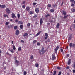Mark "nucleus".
<instances>
[{"label":"nucleus","mask_w":75,"mask_h":75,"mask_svg":"<svg viewBox=\"0 0 75 75\" xmlns=\"http://www.w3.org/2000/svg\"><path fill=\"white\" fill-rule=\"evenodd\" d=\"M38 53L40 54V55H44V53H45V52L47 51V50H44V47H42V49L41 50L39 49H38Z\"/></svg>","instance_id":"nucleus-1"},{"label":"nucleus","mask_w":75,"mask_h":75,"mask_svg":"<svg viewBox=\"0 0 75 75\" xmlns=\"http://www.w3.org/2000/svg\"><path fill=\"white\" fill-rule=\"evenodd\" d=\"M69 46L70 48H74L75 47V44H73L72 43H71L69 44Z\"/></svg>","instance_id":"nucleus-2"},{"label":"nucleus","mask_w":75,"mask_h":75,"mask_svg":"<svg viewBox=\"0 0 75 75\" xmlns=\"http://www.w3.org/2000/svg\"><path fill=\"white\" fill-rule=\"evenodd\" d=\"M45 37H44V38L45 40L47 39L48 38V33H45Z\"/></svg>","instance_id":"nucleus-3"},{"label":"nucleus","mask_w":75,"mask_h":75,"mask_svg":"<svg viewBox=\"0 0 75 75\" xmlns=\"http://www.w3.org/2000/svg\"><path fill=\"white\" fill-rule=\"evenodd\" d=\"M6 12L8 14H10L11 11L10 10V9L8 8H7L6 9Z\"/></svg>","instance_id":"nucleus-4"},{"label":"nucleus","mask_w":75,"mask_h":75,"mask_svg":"<svg viewBox=\"0 0 75 75\" xmlns=\"http://www.w3.org/2000/svg\"><path fill=\"white\" fill-rule=\"evenodd\" d=\"M52 60H54L56 59V57L55 56V54H53L52 55Z\"/></svg>","instance_id":"nucleus-5"},{"label":"nucleus","mask_w":75,"mask_h":75,"mask_svg":"<svg viewBox=\"0 0 75 75\" xmlns=\"http://www.w3.org/2000/svg\"><path fill=\"white\" fill-rule=\"evenodd\" d=\"M19 33H20V31L18 29L17 30H16V33H15V34L16 35H17L19 34Z\"/></svg>","instance_id":"nucleus-6"},{"label":"nucleus","mask_w":75,"mask_h":75,"mask_svg":"<svg viewBox=\"0 0 75 75\" xmlns=\"http://www.w3.org/2000/svg\"><path fill=\"white\" fill-rule=\"evenodd\" d=\"M6 7V6L4 5L0 4V7H1V8H5Z\"/></svg>","instance_id":"nucleus-7"},{"label":"nucleus","mask_w":75,"mask_h":75,"mask_svg":"<svg viewBox=\"0 0 75 75\" xmlns=\"http://www.w3.org/2000/svg\"><path fill=\"white\" fill-rule=\"evenodd\" d=\"M72 34H70L68 38V40H71V38H72Z\"/></svg>","instance_id":"nucleus-8"},{"label":"nucleus","mask_w":75,"mask_h":75,"mask_svg":"<svg viewBox=\"0 0 75 75\" xmlns=\"http://www.w3.org/2000/svg\"><path fill=\"white\" fill-rule=\"evenodd\" d=\"M71 59H69L68 62V63H67V64L68 65H70L71 64Z\"/></svg>","instance_id":"nucleus-9"},{"label":"nucleus","mask_w":75,"mask_h":75,"mask_svg":"<svg viewBox=\"0 0 75 75\" xmlns=\"http://www.w3.org/2000/svg\"><path fill=\"white\" fill-rule=\"evenodd\" d=\"M35 11L37 13H38L39 11V8H36V9H35Z\"/></svg>","instance_id":"nucleus-10"},{"label":"nucleus","mask_w":75,"mask_h":75,"mask_svg":"<svg viewBox=\"0 0 75 75\" xmlns=\"http://www.w3.org/2000/svg\"><path fill=\"white\" fill-rule=\"evenodd\" d=\"M30 7H29V6H27L26 8V10L28 12H29V11H30Z\"/></svg>","instance_id":"nucleus-11"},{"label":"nucleus","mask_w":75,"mask_h":75,"mask_svg":"<svg viewBox=\"0 0 75 75\" xmlns=\"http://www.w3.org/2000/svg\"><path fill=\"white\" fill-rule=\"evenodd\" d=\"M40 25H42V23H43V21L42 20V19H40Z\"/></svg>","instance_id":"nucleus-12"},{"label":"nucleus","mask_w":75,"mask_h":75,"mask_svg":"<svg viewBox=\"0 0 75 75\" xmlns=\"http://www.w3.org/2000/svg\"><path fill=\"white\" fill-rule=\"evenodd\" d=\"M18 24H23V23L21 21H19L18 22Z\"/></svg>","instance_id":"nucleus-13"},{"label":"nucleus","mask_w":75,"mask_h":75,"mask_svg":"<svg viewBox=\"0 0 75 75\" xmlns=\"http://www.w3.org/2000/svg\"><path fill=\"white\" fill-rule=\"evenodd\" d=\"M60 50H61V52H62V54H63V55H64V52H63L64 51V50H63V49H60Z\"/></svg>","instance_id":"nucleus-14"},{"label":"nucleus","mask_w":75,"mask_h":75,"mask_svg":"<svg viewBox=\"0 0 75 75\" xmlns=\"http://www.w3.org/2000/svg\"><path fill=\"white\" fill-rule=\"evenodd\" d=\"M41 31H40L39 32L37 33L36 35V36H38L40 34V33H41Z\"/></svg>","instance_id":"nucleus-15"},{"label":"nucleus","mask_w":75,"mask_h":75,"mask_svg":"<svg viewBox=\"0 0 75 75\" xmlns=\"http://www.w3.org/2000/svg\"><path fill=\"white\" fill-rule=\"evenodd\" d=\"M58 49H59V46H57L56 47L55 49V50L56 51H58Z\"/></svg>","instance_id":"nucleus-16"},{"label":"nucleus","mask_w":75,"mask_h":75,"mask_svg":"<svg viewBox=\"0 0 75 75\" xmlns=\"http://www.w3.org/2000/svg\"><path fill=\"white\" fill-rule=\"evenodd\" d=\"M27 35H28V33H25L23 35L24 37H26V36H27Z\"/></svg>","instance_id":"nucleus-17"},{"label":"nucleus","mask_w":75,"mask_h":75,"mask_svg":"<svg viewBox=\"0 0 75 75\" xmlns=\"http://www.w3.org/2000/svg\"><path fill=\"white\" fill-rule=\"evenodd\" d=\"M59 23H58L56 25L57 28H59Z\"/></svg>","instance_id":"nucleus-18"},{"label":"nucleus","mask_w":75,"mask_h":75,"mask_svg":"<svg viewBox=\"0 0 75 75\" xmlns=\"http://www.w3.org/2000/svg\"><path fill=\"white\" fill-rule=\"evenodd\" d=\"M12 16V18H14V17H15V14H14V13H12L11 14Z\"/></svg>","instance_id":"nucleus-19"},{"label":"nucleus","mask_w":75,"mask_h":75,"mask_svg":"<svg viewBox=\"0 0 75 75\" xmlns=\"http://www.w3.org/2000/svg\"><path fill=\"white\" fill-rule=\"evenodd\" d=\"M23 28V25H21L20 26V29H21V30H22Z\"/></svg>","instance_id":"nucleus-20"},{"label":"nucleus","mask_w":75,"mask_h":75,"mask_svg":"<svg viewBox=\"0 0 75 75\" xmlns=\"http://www.w3.org/2000/svg\"><path fill=\"white\" fill-rule=\"evenodd\" d=\"M62 13L64 16H66V12L65 11H63Z\"/></svg>","instance_id":"nucleus-21"},{"label":"nucleus","mask_w":75,"mask_h":75,"mask_svg":"<svg viewBox=\"0 0 75 75\" xmlns=\"http://www.w3.org/2000/svg\"><path fill=\"white\" fill-rule=\"evenodd\" d=\"M31 26V23H29L27 24V27H30Z\"/></svg>","instance_id":"nucleus-22"},{"label":"nucleus","mask_w":75,"mask_h":75,"mask_svg":"<svg viewBox=\"0 0 75 75\" xmlns=\"http://www.w3.org/2000/svg\"><path fill=\"white\" fill-rule=\"evenodd\" d=\"M34 12L33 11H30L29 12V14H34Z\"/></svg>","instance_id":"nucleus-23"},{"label":"nucleus","mask_w":75,"mask_h":75,"mask_svg":"<svg viewBox=\"0 0 75 75\" xmlns=\"http://www.w3.org/2000/svg\"><path fill=\"white\" fill-rule=\"evenodd\" d=\"M49 16H50V15L49 14H48L47 15H45V17L47 18V17H48Z\"/></svg>","instance_id":"nucleus-24"},{"label":"nucleus","mask_w":75,"mask_h":75,"mask_svg":"<svg viewBox=\"0 0 75 75\" xmlns=\"http://www.w3.org/2000/svg\"><path fill=\"white\" fill-rule=\"evenodd\" d=\"M12 47L13 50H16V47H15V46L14 45H13Z\"/></svg>","instance_id":"nucleus-25"},{"label":"nucleus","mask_w":75,"mask_h":75,"mask_svg":"<svg viewBox=\"0 0 75 75\" xmlns=\"http://www.w3.org/2000/svg\"><path fill=\"white\" fill-rule=\"evenodd\" d=\"M54 73L53 74V75H56V73H57V72L56 71H53Z\"/></svg>","instance_id":"nucleus-26"},{"label":"nucleus","mask_w":75,"mask_h":75,"mask_svg":"<svg viewBox=\"0 0 75 75\" xmlns=\"http://www.w3.org/2000/svg\"><path fill=\"white\" fill-rule=\"evenodd\" d=\"M57 68L58 69H59V70L61 69V67L59 66Z\"/></svg>","instance_id":"nucleus-27"},{"label":"nucleus","mask_w":75,"mask_h":75,"mask_svg":"<svg viewBox=\"0 0 75 75\" xmlns=\"http://www.w3.org/2000/svg\"><path fill=\"white\" fill-rule=\"evenodd\" d=\"M22 8H25V5H23L22 6Z\"/></svg>","instance_id":"nucleus-28"},{"label":"nucleus","mask_w":75,"mask_h":75,"mask_svg":"<svg viewBox=\"0 0 75 75\" xmlns=\"http://www.w3.org/2000/svg\"><path fill=\"white\" fill-rule=\"evenodd\" d=\"M25 1H24L22 2L21 4H25L26 3Z\"/></svg>","instance_id":"nucleus-29"},{"label":"nucleus","mask_w":75,"mask_h":75,"mask_svg":"<svg viewBox=\"0 0 75 75\" xmlns=\"http://www.w3.org/2000/svg\"><path fill=\"white\" fill-rule=\"evenodd\" d=\"M23 74H24V75H27V72L25 71L23 72Z\"/></svg>","instance_id":"nucleus-30"},{"label":"nucleus","mask_w":75,"mask_h":75,"mask_svg":"<svg viewBox=\"0 0 75 75\" xmlns=\"http://www.w3.org/2000/svg\"><path fill=\"white\" fill-rule=\"evenodd\" d=\"M50 11L51 13H53V12H54V10L53 9H52L50 10Z\"/></svg>","instance_id":"nucleus-31"},{"label":"nucleus","mask_w":75,"mask_h":75,"mask_svg":"<svg viewBox=\"0 0 75 75\" xmlns=\"http://www.w3.org/2000/svg\"><path fill=\"white\" fill-rule=\"evenodd\" d=\"M35 65L36 67H38L39 66V64L38 63H36L35 64Z\"/></svg>","instance_id":"nucleus-32"},{"label":"nucleus","mask_w":75,"mask_h":75,"mask_svg":"<svg viewBox=\"0 0 75 75\" xmlns=\"http://www.w3.org/2000/svg\"><path fill=\"white\" fill-rule=\"evenodd\" d=\"M9 22H6L5 23V24L6 25H8V24H9Z\"/></svg>","instance_id":"nucleus-33"},{"label":"nucleus","mask_w":75,"mask_h":75,"mask_svg":"<svg viewBox=\"0 0 75 75\" xmlns=\"http://www.w3.org/2000/svg\"><path fill=\"white\" fill-rule=\"evenodd\" d=\"M10 51L11 52H12V53H14V52L13 51V49L11 50Z\"/></svg>","instance_id":"nucleus-34"},{"label":"nucleus","mask_w":75,"mask_h":75,"mask_svg":"<svg viewBox=\"0 0 75 75\" xmlns=\"http://www.w3.org/2000/svg\"><path fill=\"white\" fill-rule=\"evenodd\" d=\"M37 40H34L33 41V44H35V43H36L37 42Z\"/></svg>","instance_id":"nucleus-35"},{"label":"nucleus","mask_w":75,"mask_h":75,"mask_svg":"<svg viewBox=\"0 0 75 75\" xmlns=\"http://www.w3.org/2000/svg\"><path fill=\"white\" fill-rule=\"evenodd\" d=\"M33 6H35L37 4V3L35 2H33Z\"/></svg>","instance_id":"nucleus-36"},{"label":"nucleus","mask_w":75,"mask_h":75,"mask_svg":"<svg viewBox=\"0 0 75 75\" xmlns=\"http://www.w3.org/2000/svg\"><path fill=\"white\" fill-rule=\"evenodd\" d=\"M8 28H11L12 26L11 25H8Z\"/></svg>","instance_id":"nucleus-37"},{"label":"nucleus","mask_w":75,"mask_h":75,"mask_svg":"<svg viewBox=\"0 0 75 75\" xmlns=\"http://www.w3.org/2000/svg\"><path fill=\"white\" fill-rule=\"evenodd\" d=\"M4 17H8V16L7 15L5 14L4 15Z\"/></svg>","instance_id":"nucleus-38"},{"label":"nucleus","mask_w":75,"mask_h":75,"mask_svg":"<svg viewBox=\"0 0 75 75\" xmlns=\"http://www.w3.org/2000/svg\"><path fill=\"white\" fill-rule=\"evenodd\" d=\"M21 47H19V48H18V51H21Z\"/></svg>","instance_id":"nucleus-39"},{"label":"nucleus","mask_w":75,"mask_h":75,"mask_svg":"<svg viewBox=\"0 0 75 75\" xmlns=\"http://www.w3.org/2000/svg\"><path fill=\"white\" fill-rule=\"evenodd\" d=\"M33 57H34V56H33V55L31 56L30 57V59H32L33 58Z\"/></svg>","instance_id":"nucleus-40"},{"label":"nucleus","mask_w":75,"mask_h":75,"mask_svg":"<svg viewBox=\"0 0 75 75\" xmlns=\"http://www.w3.org/2000/svg\"><path fill=\"white\" fill-rule=\"evenodd\" d=\"M69 68H70L69 66H67V67H66V68L67 69H69Z\"/></svg>","instance_id":"nucleus-41"},{"label":"nucleus","mask_w":75,"mask_h":75,"mask_svg":"<svg viewBox=\"0 0 75 75\" xmlns=\"http://www.w3.org/2000/svg\"><path fill=\"white\" fill-rule=\"evenodd\" d=\"M53 7L55 8L56 7H57V4H55V5H53Z\"/></svg>","instance_id":"nucleus-42"},{"label":"nucleus","mask_w":75,"mask_h":75,"mask_svg":"<svg viewBox=\"0 0 75 75\" xmlns=\"http://www.w3.org/2000/svg\"><path fill=\"white\" fill-rule=\"evenodd\" d=\"M15 62L16 63H17V64H18V63H19V61L16 60L15 61Z\"/></svg>","instance_id":"nucleus-43"},{"label":"nucleus","mask_w":75,"mask_h":75,"mask_svg":"<svg viewBox=\"0 0 75 75\" xmlns=\"http://www.w3.org/2000/svg\"><path fill=\"white\" fill-rule=\"evenodd\" d=\"M37 45L40 46V45H41V44H40V42H38L37 43Z\"/></svg>","instance_id":"nucleus-44"},{"label":"nucleus","mask_w":75,"mask_h":75,"mask_svg":"<svg viewBox=\"0 0 75 75\" xmlns=\"http://www.w3.org/2000/svg\"><path fill=\"white\" fill-rule=\"evenodd\" d=\"M71 6H72V7H74L75 6V4H71Z\"/></svg>","instance_id":"nucleus-45"},{"label":"nucleus","mask_w":75,"mask_h":75,"mask_svg":"<svg viewBox=\"0 0 75 75\" xmlns=\"http://www.w3.org/2000/svg\"><path fill=\"white\" fill-rule=\"evenodd\" d=\"M14 28L15 30H16V29H17V26H14Z\"/></svg>","instance_id":"nucleus-46"},{"label":"nucleus","mask_w":75,"mask_h":75,"mask_svg":"<svg viewBox=\"0 0 75 75\" xmlns=\"http://www.w3.org/2000/svg\"><path fill=\"white\" fill-rule=\"evenodd\" d=\"M40 74L41 75H43V74H44V72L41 71L40 72Z\"/></svg>","instance_id":"nucleus-47"},{"label":"nucleus","mask_w":75,"mask_h":75,"mask_svg":"<svg viewBox=\"0 0 75 75\" xmlns=\"http://www.w3.org/2000/svg\"><path fill=\"white\" fill-rule=\"evenodd\" d=\"M17 16H18V18H20V14H19V13L18 14Z\"/></svg>","instance_id":"nucleus-48"},{"label":"nucleus","mask_w":75,"mask_h":75,"mask_svg":"<svg viewBox=\"0 0 75 75\" xmlns=\"http://www.w3.org/2000/svg\"><path fill=\"white\" fill-rule=\"evenodd\" d=\"M61 71H59V73H58V75H61Z\"/></svg>","instance_id":"nucleus-49"},{"label":"nucleus","mask_w":75,"mask_h":75,"mask_svg":"<svg viewBox=\"0 0 75 75\" xmlns=\"http://www.w3.org/2000/svg\"><path fill=\"white\" fill-rule=\"evenodd\" d=\"M70 2H71V3H73L74 1V0H70Z\"/></svg>","instance_id":"nucleus-50"},{"label":"nucleus","mask_w":75,"mask_h":75,"mask_svg":"<svg viewBox=\"0 0 75 75\" xmlns=\"http://www.w3.org/2000/svg\"><path fill=\"white\" fill-rule=\"evenodd\" d=\"M72 12L73 13H74L75 12V9H73V10H72Z\"/></svg>","instance_id":"nucleus-51"},{"label":"nucleus","mask_w":75,"mask_h":75,"mask_svg":"<svg viewBox=\"0 0 75 75\" xmlns=\"http://www.w3.org/2000/svg\"><path fill=\"white\" fill-rule=\"evenodd\" d=\"M48 7H51V5L50 4H48Z\"/></svg>","instance_id":"nucleus-52"},{"label":"nucleus","mask_w":75,"mask_h":75,"mask_svg":"<svg viewBox=\"0 0 75 75\" xmlns=\"http://www.w3.org/2000/svg\"><path fill=\"white\" fill-rule=\"evenodd\" d=\"M21 41L22 42H23V43H24V40H21Z\"/></svg>","instance_id":"nucleus-53"},{"label":"nucleus","mask_w":75,"mask_h":75,"mask_svg":"<svg viewBox=\"0 0 75 75\" xmlns=\"http://www.w3.org/2000/svg\"><path fill=\"white\" fill-rule=\"evenodd\" d=\"M47 42H50V39H47Z\"/></svg>","instance_id":"nucleus-54"},{"label":"nucleus","mask_w":75,"mask_h":75,"mask_svg":"<svg viewBox=\"0 0 75 75\" xmlns=\"http://www.w3.org/2000/svg\"><path fill=\"white\" fill-rule=\"evenodd\" d=\"M73 68H75V63L73 64Z\"/></svg>","instance_id":"nucleus-55"},{"label":"nucleus","mask_w":75,"mask_h":75,"mask_svg":"<svg viewBox=\"0 0 75 75\" xmlns=\"http://www.w3.org/2000/svg\"><path fill=\"white\" fill-rule=\"evenodd\" d=\"M69 57V54H68L67 55V58H68V57Z\"/></svg>","instance_id":"nucleus-56"},{"label":"nucleus","mask_w":75,"mask_h":75,"mask_svg":"<svg viewBox=\"0 0 75 75\" xmlns=\"http://www.w3.org/2000/svg\"><path fill=\"white\" fill-rule=\"evenodd\" d=\"M73 73H75V69H74L73 70Z\"/></svg>","instance_id":"nucleus-57"},{"label":"nucleus","mask_w":75,"mask_h":75,"mask_svg":"<svg viewBox=\"0 0 75 75\" xmlns=\"http://www.w3.org/2000/svg\"><path fill=\"white\" fill-rule=\"evenodd\" d=\"M15 22H18V19H16L15 20Z\"/></svg>","instance_id":"nucleus-58"},{"label":"nucleus","mask_w":75,"mask_h":75,"mask_svg":"<svg viewBox=\"0 0 75 75\" xmlns=\"http://www.w3.org/2000/svg\"><path fill=\"white\" fill-rule=\"evenodd\" d=\"M66 48L67 50H68V46L66 47Z\"/></svg>","instance_id":"nucleus-59"},{"label":"nucleus","mask_w":75,"mask_h":75,"mask_svg":"<svg viewBox=\"0 0 75 75\" xmlns=\"http://www.w3.org/2000/svg\"><path fill=\"white\" fill-rule=\"evenodd\" d=\"M41 71H42V72H44V69H42V70H41Z\"/></svg>","instance_id":"nucleus-60"},{"label":"nucleus","mask_w":75,"mask_h":75,"mask_svg":"<svg viewBox=\"0 0 75 75\" xmlns=\"http://www.w3.org/2000/svg\"><path fill=\"white\" fill-rule=\"evenodd\" d=\"M6 54L7 55H10V54H9V53L8 52L6 53Z\"/></svg>","instance_id":"nucleus-61"},{"label":"nucleus","mask_w":75,"mask_h":75,"mask_svg":"<svg viewBox=\"0 0 75 75\" xmlns=\"http://www.w3.org/2000/svg\"><path fill=\"white\" fill-rule=\"evenodd\" d=\"M55 52H54L55 53H57V51H56V50H55Z\"/></svg>","instance_id":"nucleus-62"},{"label":"nucleus","mask_w":75,"mask_h":75,"mask_svg":"<svg viewBox=\"0 0 75 75\" xmlns=\"http://www.w3.org/2000/svg\"><path fill=\"white\" fill-rule=\"evenodd\" d=\"M63 18H67V17L65 16H64V17H63Z\"/></svg>","instance_id":"nucleus-63"},{"label":"nucleus","mask_w":75,"mask_h":75,"mask_svg":"<svg viewBox=\"0 0 75 75\" xmlns=\"http://www.w3.org/2000/svg\"><path fill=\"white\" fill-rule=\"evenodd\" d=\"M2 53V52L1 51V50H0V54H1Z\"/></svg>","instance_id":"nucleus-64"}]
</instances>
